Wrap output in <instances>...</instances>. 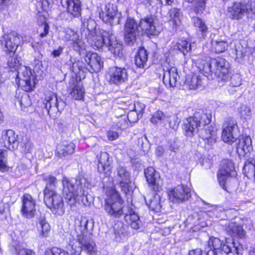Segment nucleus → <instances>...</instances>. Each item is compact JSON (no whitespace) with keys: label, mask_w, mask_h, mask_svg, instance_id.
Returning <instances> with one entry per match:
<instances>
[{"label":"nucleus","mask_w":255,"mask_h":255,"mask_svg":"<svg viewBox=\"0 0 255 255\" xmlns=\"http://www.w3.org/2000/svg\"><path fill=\"white\" fill-rule=\"evenodd\" d=\"M87 39L94 48L99 49L106 46L115 56H119L122 54V44L117 40L115 36L111 31L100 29L93 33H88Z\"/></svg>","instance_id":"nucleus-1"},{"label":"nucleus","mask_w":255,"mask_h":255,"mask_svg":"<svg viewBox=\"0 0 255 255\" xmlns=\"http://www.w3.org/2000/svg\"><path fill=\"white\" fill-rule=\"evenodd\" d=\"M86 179L79 177L76 179H69L64 177L62 179L63 195L67 203L72 207L79 201V196L82 189V184L85 183Z\"/></svg>","instance_id":"nucleus-2"},{"label":"nucleus","mask_w":255,"mask_h":255,"mask_svg":"<svg viewBox=\"0 0 255 255\" xmlns=\"http://www.w3.org/2000/svg\"><path fill=\"white\" fill-rule=\"evenodd\" d=\"M223 251L227 255H242L241 250L236 246L234 241H226L224 244L217 238H210L208 242V247L205 252L207 255H216L218 252Z\"/></svg>","instance_id":"nucleus-3"},{"label":"nucleus","mask_w":255,"mask_h":255,"mask_svg":"<svg viewBox=\"0 0 255 255\" xmlns=\"http://www.w3.org/2000/svg\"><path fill=\"white\" fill-rule=\"evenodd\" d=\"M210 123V116L201 112H196L193 117H189L185 121L184 129L186 135L192 136L201 128Z\"/></svg>","instance_id":"nucleus-4"},{"label":"nucleus","mask_w":255,"mask_h":255,"mask_svg":"<svg viewBox=\"0 0 255 255\" xmlns=\"http://www.w3.org/2000/svg\"><path fill=\"white\" fill-rule=\"evenodd\" d=\"M228 11L230 17L233 19L240 20L245 15L248 17H255V0H250L247 2H236L228 8Z\"/></svg>","instance_id":"nucleus-5"},{"label":"nucleus","mask_w":255,"mask_h":255,"mask_svg":"<svg viewBox=\"0 0 255 255\" xmlns=\"http://www.w3.org/2000/svg\"><path fill=\"white\" fill-rule=\"evenodd\" d=\"M124 201L118 193H114L105 200L104 208L110 216L120 218L124 215L128 207L123 205Z\"/></svg>","instance_id":"nucleus-6"},{"label":"nucleus","mask_w":255,"mask_h":255,"mask_svg":"<svg viewBox=\"0 0 255 255\" xmlns=\"http://www.w3.org/2000/svg\"><path fill=\"white\" fill-rule=\"evenodd\" d=\"M100 9L99 17L104 22L111 25L120 23L121 14L118 13L116 4L107 3L101 5Z\"/></svg>","instance_id":"nucleus-7"},{"label":"nucleus","mask_w":255,"mask_h":255,"mask_svg":"<svg viewBox=\"0 0 255 255\" xmlns=\"http://www.w3.org/2000/svg\"><path fill=\"white\" fill-rule=\"evenodd\" d=\"M17 77L19 79L18 86L23 90L29 92L34 89L35 78L30 68L24 66L21 67L17 72Z\"/></svg>","instance_id":"nucleus-8"},{"label":"nucleus","mask_w":255,"mask_h":255,"mask_svg":"<svg viewBox=\"0 0 255 255\" xmlns=\"http://www.w3.org/2000/svg\"><path fill=\"white\" fill-rule=\"evenodd\" d=\"M234 169V164L232 161L228 159L222 160L221 168L218 171L217 177L220 186L225 190L226 184L229 178L236 175Z\"/></svg>","instance_id":"nucleus-9"},{"label":"nucleus","mask_w":255,"mask_h":255,"mask_svg":"<svg viewBox=\"0 0 255 255\" xmlns=\"http://www.w3.org/2000/svg\"><path fill=\"white\" fill-rule=\"evenodd\" d=\"M140 29L139 23H137L132 18H127L124 26V37L128 44L132 45L135 42Z\"/></svg>","instance_id":"nucleus-10"},{"label":"nucleus","mask_w":255,"mask_h":255,"mask_svg":"<svg viewBox=\"0 0 255 255\" xmlns=\"http://www.w3.org/2000/svg\"><path fill=\"white\" fill-rule=\"evenodd\" d=\"M21 37L15 32L4 34L0 38V42L4 45V50L9 55H14Z\"/></svg>","instance_id":"nucleus-11"},{"label":"nucleus","mask_w":255,"mask_h":255,"mask_svg":"<svg viewBox=\"0 0 255 255\" xmlns=\"http://www.w3.org/2000/svg\"><path fill=\"white\" fill-rule=\"evenodd\" d=\"M44 201L54 214L59 215L64 214L65 210L62 198L56 192L44 196Z\"/></svg>","instance_id":"nucleus-12"},{"label":"nucleus","mask_w":255,"mask_h":255,"mask_svg":"<svg viewBox=\"0 0 255 255\" xmlns=\"http://www.w3.org/2000/svg\"><path fill=\"white\" fill-rule=\"evenodd\" d=\"M213 73L222 81L229 80V63L225 59L218 57L212 60Z\"/></svg>","instance_id":"nucleus-13"},{"label":"nucleus","mask_w":255,"mask_h":255,"mask_svg":"<svg viewBox=\"0 0 255 255\" xmlns=\"http://www.w3.org/2000/svg\"><path fill=\"white\" fill-rule=\"evenodd\" d=\"M45 102V107L49 115L50 111L54 113L61 112L66 106L65 102L52 92H49L46 95Z\"/></svg>","instance_id":"nucleus-14"},{"label":"nucleus","mask_w":255,"mask_h":255,"mask_svg":"<svg viewBox=\"0 0 255 255\" xmlns=\"http://www.w3.org/2000/svg\"><path fill=\"white\" fill-rule=\"evenodd\" d=\"M141 31L147 35H155L159 33L156 17L152 15H148L141 19L139 21Z\"/></svg>","instance_id":"nucleus-15"},{"label":"nucleus","mask_w":255,"mask_h":255,"mask_svg":"<svg viewBox=\"0 0 255 255\" xmlns=\"http://www.w3.org/2000/svg\"><path fill=\"white\" fill-rule=\"evenodd\" d=\"M36 201L29 194H24L22 197L21 214L27 219L33 218L36 214Z\"/></svg>","instance_id":"nucleus-16"},{"label":"nucleus","mask_w":255,"mask_h":255,"mask_svg":"<svg viewBox=\"0 0 255 255\" xmlns=\"http://www.w3.org/2000/svg\"><path fill=\"white\" fill-rule=\"evenodd\" d=\"M169 199L175 203L182 202L191 196L190 189L182 184L179 185L169 191Z\"/></svg>","instance_id":"nucleus-17"},{"label":"nucleus","mask_w":255,"mask_h":255,"mask_svg":"<svg viewBox=\"0 0 255 255\" xmlns=\"http://www.w3.org/2000/svg\"><path fill=\"white\" fill-rule=\"evenodd\" d=\"M98 160L97 170L105 176H109L112 171V161L110 160L109 154L106 152H102L97 155Z\"/></svg>","instance_id":"nucleus-18"},{"label":"nucleus","mask_w":255,"mask_h":255,"mask_svg":"<svg viewBox=\"0 0 255 255\" xmlns=\"http://www.w3.org/2000/svg\"><path fill=\"white\" fill-rule=\"evenodd\" d=\"M92 233H87L83 236H79L77 240L81 245V250L88 255H95L97 253L96 244L92 240Z\"/></svg>","instance_id":"nucleus-19"},{"label":"nucleus","mask_w":255,"mask_h":255,"mask_svg":"<svg viewBox=\"0 0 255 255\" xmlns=\"http://www.w3.org/2000/svg\"><path fill=\"white\" fill-rule=\"evenodd\" d=\"M128 79L127 69L123 67H114L110 70V81L117 85L125 83Z\"/></svg>","instance_id":"nucleus-20"},{"label":"nucleus","mask_w":255,"mask_h":255,"mask_svg":"<svg viewBox=\"0 0 255 255\" xmlns=\"http://www.w3.org/2000/svg\"><path fill=\"white\" fill-rule=\"evenodd\" d=\"M88 64L87 69L90 73L99 72L103 67V62L100 56L96 53L88 52L85 57Z\"/></svg>","instance_id":"nucleus-21"},{"label":"nucleus","mask_w":255,"mask_h":255,"mask_svg":"<svg viewBox=\"0 0 255 255\" xmlns=\"http://www.w3.org/2000/svg\"><path fill=\"white\" fill-rule=\"evenodd\" d=\"M75 230L79 236H84L87 233L90 232L94 227V221L92 220H88L86 217H81L77 218L75 221Z\"/></svg>","instance_id":"nucleus-22"},{"label":"nucleus","mask_w":255,"mask_h":255,"mask_svg":"<svg viewBox=\"0 0 255 255\" xmlns=\"http://www.w3.org/2000/svg\"><path fill=\"white\" fill-rule=\"evenodd\" d=\"M17 135L11 129L3 131L1 136V143L3 146L10 150L17 148L18 141L17 139Z\"/></svg>","instance_id":"nucleus-23"},{"label":"nucleus","mask_w":255,"mask_h":255,"mask_svg":"<svg viewBox=\"0 0 255 255\" xmlns=\"http://www.w3.org/2000/svg\"><path fill=\"white\" fill-rule=\"evenodd\" d=\"M116 179L125 193L129 190L130 173L125 167L119 166L117 168Z\"/></svg>","instance_id":"nucleus-24"},{"label":"nucleus","mask_w":255,"mask_h":255,"mask_svg":"<svg viewBox=\"0 0 255 255\" xmlns=\"http://www.w3.org/2000/svg\"><path fill=\"white\" fill-rule=\"evenodd\" d=\"M146 180L154 190L158 191L161 188V180L160 175L152 167L147 168L144 171Z\"/></svg>","instance_id":"nucleus-25"},{"label":"nucleus","mask_w":255,"mask_h":255,"mask_svg":"<svg viewBox=\"0 0 255 255\" xmlns=\"http://www.w3.org/2000/svg\"><path fill=\"white\" fill-rule=\"evenodd\" d=\"M179 78V75L177 68L172 67L164 72L163 82L166 86L175 87L177 85V80Z\"/></svg>","instance_id":"nucleus-26"},{"label":"nucleus","mask_w":255,"mask_h":255,"mask_svg":"<svg viewBox=\"0 0 255 255\" xmlns=\"http://www.w3.org/2000/svg\"><path fill=\"white\" fill-rule=\"evenodd\" d=\"M62 6L66 8L68 12L74 17H77L80 14L81 10L80 0H61Z\"/></svg>","instance_id":"nucleus-27"},{"label":"nucleus","mask_w":255,"mask_h":255,"mask_svg":"<svg viewBox=\"0 0 255 255\" xmlns=\"http://www.w3.org/2000/svg\"><path fill=\"white\" fill-rule=\"evenodd\" d=\"M124 215H125L126 222L132 229L137 230L140 228L141 222L140 221L139 217L131 209L128 207Z\"/></svg>","instance_id":"nucleus-28"},{"label":"nucleus","mask_w":255,"mask_h":255,"mask_svg":"<svg viewBox=\"0 0 255 255\" xmlns=\"http://www.w3.org/2000/svg\"><path fill=\"white\" fill-rule=\"evenodd\" d=\"M252 150V141L250 137L244 136L239 139L237 146V151L239 154L245 156Z\"/></svg>","instance_id":"nucleus-29"},{"label":"nucleus","mask_w":255,"mask_h":255,"mask_svg":"<svg viewBox=\"0 0 255 255\" xmlns=\"http://www.w3.org/2000/svg\"><path fill=\"white\" fill-rule=\"evenodd\" d=\"M148 53L143 47H140L137 54L135 55L134 62L136 66L139 68L148 67L147 62L148 60Z\"/></svg>","instance_id":"nucleus-30"},{"label":"nucleus","mask_w":255,"mask_h":255,"mask_svg":"<svg viewBox=\"0 0 255 255\" xmlns=\"http://www.w3.org/2000/svg\"><path fill=\"white\" fill-rule=\"evenodd\" d=\"M224 229L232 236L240 238H244L245 236V232L243 227L236 223H229L228 225H225Z\"/></svg>","instance_id":"nucleus-31"},{"label":"nucleus","mask_w":255,"mask_h":255,"mask_svg":"<svg viewBox=\"0 0 255 255\" xmlns=\"http://www.w3.org/2000/svg\"><path fill=\"white\" fill-rule=\"evenodd\" d=\"M212 60L209 57L205 59H198L196 62V65L199 71L204 74H209L213 73V65Z\"/></svg>","instance_id":"nucleus-32"},{"label":"nucleus","mask_w":255,"mask_h":255,"mask_svg":"<svg viewBox=\"0 0 255 255\" xmlns=\"http://www.w3.org/2000/svg\"><path fill=\"white\" fill-rule=\"evenodd\" d=\"M42 178L46 183L44 190V196L56 192L55 190L58 183L56 178L50 175H43Z\"/></svg>","instance_id":"nucleus-33"},{"label":"nucleus","mask_w":255,"mask_h":255,"mask_svg":"<svg viewBox=\"0 0 255 255\" xmlns=\"http://www.w3.org/2000/svg\"><path fill=\"white\" fill-rule=\"evenodd\" d=\"M75 150V145L72 142L64 141L59 145L56 154L59 157L72 154Z\"/></svg>","instance_id":"nucleus-34"},{"label":"nucleus","mask_w":255,"mask_h":255,"mask_svg":"<svg viewBox=\"0 0 255 255\" xmlns=\"http://www.w3.org/2000/svg\"><path fill=\"white\" fill-rule=\"evenodd\" d=\"M202 77L196 75L187 76L185 82V86L189 90L199 88L203 84Z\"/></svg>","instance_id":"nucleus-35"},{"label":"nucleus","mask_w":255,"mask_h":255,"mask_svg":"<svg viewBox=\"0 0 255 255\" xmlns=\"http://www.w3.org/2000/svg\"><path fill=\"white\" fill-rule=\"evenodd\" d=\"M243 172L248 178L255 182V159L250 157L245 161Z\"/></svg>","instance_id":"nucleus-36"},{"label":"nucleus","mask_w":255,"mask_h":255,"mask_svg":"<svg viewBox=\"0 0 255 255\" xmlns=\"http://www.w3.org/2000/svg\"><path fill=\"white\" fill-rule=\"evenodd\" d=\"M168 13L170 17L169 22L173 27L176 28L181 24L182 13L180 9L172 8L169 10Z\"/></svg>","instance_id":"nucleus-37"},{"label":"nucleus","mask_w":255,"mask_h":255,"mask_svg":"<svg viewBox=\"0 0 255 255\" xmlns=\"http://www.w3.org/2000/svg\"><path fill=\"white\" fill-rule=\"evenodd\" d=\"M192 22L201 35L204 38L206 36L208 32V28L205 21L198 17H193Z\"/></svg>","instance_id":"nucleus-38"},{"label":"nucleus","mask_w":255,"mask_h":255,"mask_svg":"<svg viewBox=\"0 0 255 255\" xmlns=\"http://www.w3.org/2000/svg\"><path fill=\"white\" fill-rule=\"evenodd\" d=\"M212 50L216 53H221L224 52L228 46L227 40L221 39L212 40L211 41Z\"/></svg>","instance_id":"nucleus-39"},{"label":"nucleus","mask_w":255,"mask_h":255,"mask_svg":"<svg viewBox=\"0 0 255 255\" xmlns=\"http://www.w3.org/2000/svg\"><path fill=\"white\" fill-rule=\"evenodd\" d=\"M202 136L205 141L209 144H212L216 142V133L213 128L208 126V127L202 131Z\"/></svg>","instance_id":"nucleus-40"},{"label":"nucleus","mask_w":255,"mask_h":255,"mask_svg":"<svg viewBox=\"0 0 255 255\" xmlns=\"http://www.w3.org/2000/svg\"><path fill=\"white\" fill-rule=\"evenodd\" d=\"M234 128L233 129H232L233 130L232 131V134L227 132L226 134H225V135H224V133L222 131V139L225 142L231 144L235 142L239 136L240 130L239 127Z\"/></svg>","instance_id":"nucleus-41"},{"label":"nucleus","mask_w":255,"mask_h":255,"mask_svg":"<svg viewBox=\"0 0 255 255\" xmlns=\"http://www.w3.org/2000/svg\"><path fill=\"white\" fill-rule=\"evenodd\" d=\"M38 230L40 236L42 238L46 237L50 230V226L43 217H40L38 219Z\"/></svg>","instance_id":"nucleus-42"},{"label":"nucleus","mask_w":255,"mask_h":255,"mask_svg":"<svg viewBox=\"0 0 255 255\" xmlns=\"http://www.w3.org/2000/svg\"><path fill=\"white\" fill-rule=\"evenodd\" d=\"M234 127H239L236 120L233 117L226 119L222 125V131L224 133V135L226 134L227 132L232 134V131H233L232 129H233Z\"/></svg>","instance_id":"nucleus-43"},{"label":"nucleus","mask_w":255,"mask_h":255,"mask_svg":"<svg viewBox=\"0 0 255 255\" xmlns=\"http://www.w3.org/2000/svg\"><path fill=\"white\" fill-rule=\"evenodd\" d=\"M146 205L149 208L155 212H160L162 207L160 203V197L159 195L156 194L150 199L148 202L146 201Z\"/></svg>","instance_id":"nucleus-44"},{"label":"nucleus","mask_w":255,"mask_h":255,"mask_svg":"<svg viewBox=\"0 0 255 255\" xmlns=\"http://www.w3.org/2000/svg\"><path fill=\"white\" fill-rule=\"evenodd\" d=\"M85 91L82 85L77 84L73 88L72 91L70 92L71 96L75 100H82L84 98Z\"/></svg>","instance_id":"nucleus-45"},{"label":"nucleus","mask_w":255,"mask_h":255,"mask_svg":"<svg viewBox=\"0 0 255 255\" xmlns=\"http://www.w3.org/2000/svg\"><path fill=\"white\" fill-rule=\"evenodd\" d=\"M189 2L193 3V9L198 14L202 13L206 5V0H187Z\"/></svg>","instance_id":"nucleus-46"},{"label":"nucleus","mask_w":255,"mask_h":255,"mask_svg":"<svg viewBox=\"0 0 255 255\" xmlns=\"http://www.w3.org/2000/svg\"><path fill=\"white\" fill-rule=\"evenodd\" d=\"M176 48L183 53L184 55L189 52L191 50V46L186 40L180 39L175 45Z\"/></svg>","instance_id":"nucleus-47"},{"label":"nucleus","mask_w":255,"mask_h":255,"mask_svg":"<svg viewBox=\"0 0 255 255\" xmlns=\"http://www.w3.org/2000/svg\"><path fill=\"white\" fill-rule=\"evenodd\" d=\"M165 121L168 123L169 128L174 130L177 129L180 123L179 119L175 114L167 115Z\"/></svg>","instance_id":"nucleus-48"},{"label":"nucleus","mask_w":255,"mask_h":255,"mask_svg":"<svg viewBox=\"0 0 255 255\" xmlns=\"http://www.w3.org/2000/svg\"><path fill=\"white\" fill-rule=\"evenodd\" d=\"M7 165V151L5 150L0 149V170L2 172L8 171Z\"/></svg>","instance_id":"nucleus-49"},{"label":"nucleus","mask_w":255,"mask_h":255,"mask_svg":"<svg viewBox=\"0 0 255 255\" xmlns=\"http://www.w3.org/2000/svg\"><path fill=\"white\" fill-rule=\"evenodd\" d=\"M238 112L241 118L246 120L250 119L252 116V112L250 107L246 105L242 104L238 109Z\"/></svg>","instance_id":"nucleus-50"},{"label":"nucleus","mask_w":255,"mask_h":255,"mask_svg":"<svg viewBox=\"0 0 255 255\" xmlns=\"http://www.w3.org/2000/svg\"><path fill=\"white\" fill-rule=\"evenodd\" d=\"M11 57L8 60L7 64L11 70H16L20 65V58L16 55H10Z\"/></svg>","instance_id":"nucleus-51"},{"label":"nucleus","mask_w":255,"mask_h":255,"mask_svg":"<svg viewBox=\"0 0 255 255\" xmlns=\"http://www.w3.org/2000/svg\"><path fill=\"white\" fill-rule=\"evenodd\" d=\"M167 116L161 111H157L152 115L150 119V122L154 124H156L159 121H165Z\"/></svg>","instance_id":"nucleus-52"},{"label":"nucleus","mask_w":255,"mask_h":255,"mask_svg":"<svg viewBox=\"0 0 255 255\" xmlns=\"http://www.w3.org/2000/svg\"><path fill=\"white\" fill-rule=\"evenodd\" d=\"M84 27H86L88 33L95 32L96 23L93 19H87L83 21Z\"/></svg>","instance_id":"nucleus-53"},{"label":"nucleus","mask_w":255,"mask_h":255,"mask_svg":"<svg viewBox=\"0 0 255 255\" xmlns=\"http://www.w3.org/2000/svg\"><path fill=\"white\" fill-rule=\"evenodd\" d=\"M20 104L21 108H23L29 107L31 105V100L27 94L24 93L21 96Z\"/></svg>","instance_id":"nucleus-54"},{"label":"nucleus","mask_w":255,"mask_h":255,"mask_svg":"<svg viewBox=\"0 0 255 255\" xmlns=\"http://www.w3.org/2000/svg\"><path fill=\"white\" fill-rule=\"evenodd\" d=\"M231 81V85L232 87H238L241 85V79L239 74H235L231 76L230 73V78Z\"/></svg>","instance_id":"nucleus-55"},{"label":"nucleus","mask_w":255,"mask_h":255,"mask_svg":"<svg viewBox=\"0 0 255 255\" xmlns=\"http://www.w3.org/2000/svg\"><path fill=\"white\" fill-rule=\"evenodd\" d=\"M16 255H35L34 252L30 250L20 247L16 248Z\"/></svg>","instance_id":"nucleus-56"},{"label":"nucleus","mask_w":255,"mask_h":255,"mask_svg":"<svg viewBox=\"0 0 255 255\" xmlns=\"http://www.w3.org/2000/svg\"><path fill=\"white\" fill-rule=\"evenodd\" d=\"M81 196H79V200H81V202L85 205H89L91 202V197H89L88 195L85 193V191L82 189V192L80 193Z\"/></svg>","instance_id":"nucleus-57"},{"label":"nucleus","mask_w":255,"mask_h":255,"mask_svg":"<svg viewBox=\"0 0 255 255\" xmlns=\"http://www.w3.org/2000/svg\"><path fill=\"white\" fill-rule=\"evenodd\" d=\"M32 147V143L30 141H27L21 145V151L24 153H29L31 151Z\"/></svg>","instance_id":"nucleus-58"},{"label":"nucleus","mask_w":255,"mask_h":255,"mask_svg":"<svg viewBox=\"0 0 255 255\" xmlns=\"http://www.w3.org/2000/svg\"><path fill=\"white\" fill-rule=\"evenodd\" d=\"M74 49L76 51H79L81 49L84 47V43L81 39L71 43Z\"/></svg>","instance_id":"nucleus-59"},{"label":"nucleus","mask_w":255,"mask_h":255,"mask_svg":"<svg viewBox=\"0 0 255 255\" xmlns=\"http://www.w3.org/2000/svg\"><path fill=\"white\" fill-rule=\"evenodd\" d=\"M32 64L34 66L33 71H36L37 73H38L39 71H40L42 68V62L39 59H35Z\"/></svg>","instance_id":"nucleus-60"},{"label":"nucleus","mask_w":255,"mask_h":255,"mask_svg":"<svg viewBox=\"0 0 255 255\" xmlns=\"http://www.w3.org/2000/svg\"><path fill=\"white\" fill-rule=\"evenodd\" d=\"M139 115L140 114H138L134 112H130L128 114V118L129 121L134 122L137 121Z\"/></svg>","instance_id":"nucleus-61"},{"label":"nucleus","mask_w":255,"mask_h":255,"mask_svg":"<svg viewBox=\"0 0 255 255\" xmlns=\"http://www.w3.org/2000/svg\"><path fill=\"white\" fill-rule=\"evenodd\" d=\"M107 136L109 140H114L119 137V134L116 131H109L108 132Z\"/></svg>","instance_id":"nucleus-62"},{"label":"nucleus","mask_w":255,"mask_h":255,"mask_svg":"<svg viewBox=\"0 0 255 255\" xmlns=\"http://www.w3.org/2000/svg\"><path fill=\"white\" fill-rule=\"evenodd\" d=\"M42 27L43 28V32L40 34V36L41 38H43L47 35L49 31V27L48 24L46 23H44L43 24H42Z\"/></svg>","instance_id":"nucleus-63"},{"label":"nucleus","mask_w":255,"mask_h":255,"mask_svg":"<svg viewBox=\"0 0 255 255\" xmlns=\"http://www.w3.org/2000/svg\"><path fill=\"white\" fill-rule=\"evenodd\" d=\"M188 255H207L206 252L203 255V252L200 249H197L190 251Z\"/></svg>","instance_id":"nucleus-64"}]
</instances>
